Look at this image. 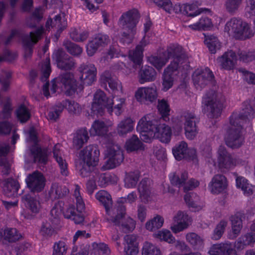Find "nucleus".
I'll return each mask as SVG.
<instances>
[{
  "label": "nucleus",
  "mask_w": 255,
  "mask_h": 255,
  "mask_svg": "<svg viewBox=\"0 0 255 255\" xmlns=\"http://www.w3.org/2000/svg\"><path fill=\"white\" fill-rule=\"evenodd\" d=\"M106 155L108 159L102 166V168L106 170L113 169L120 165L124 159L123 151L117 144L109 146L106 151Z\"/></svg>",
  "instance_id": "1a4fd4ad"
},
{
  "label": "nucleus",
  "mask_w": 255,
  "mask_h": 255,
  "mask_svg": "<svg viewBox=\"0 0 255 255\" xmlns=\"http://www.w3.org/2000/svg\"><path fill=\"white\" fill-rule=\"evenodd\" d=\"M113 211L115 216L111 219V221L115 225L119 226L120 230L124 233L132 232L135 229L136 223L131 218L126 216L125 206L119 204Z\"/></svg>",
  "instance_id": "39448f33"
},
{
  "label": "nucleus",
  "mask_w": 255,
  "mask_h": 255,
  "mask_svg": "<svg viewBox=\"0 0 255 255\" xmlns=\"http://www.w3.org/2000/svg\"><path fill=\"white\" fill-rule=\"evenodd\" d=\"M148 44L144 36L139 43L136 46L135 50L130 51L128 54L129 59L133 62V67H140L143 57V48Z\"/></svg>",
  "instance_id": "4be33fe9"
},
{
  "label": "nucleus",
  "mask_w": 255,
  "mask_h": 255,
  "mask_svg": "<svg viewBox=\"0 0 255 255\" xmlns=\"http://www.w3.org/2000/svg\"><path fill=\"white\" fill-rule=\"evenodd\" d=\"M187 241L193 247L199 248L202 246L203 241L201 238L194 233H188L186 235Z\"/></svg>",
  "instance_id": "338daca9"
},
{
  "label": "nucleus",
  "mask_w": 255,
  "mask_h": 255,
  "mask_svg": "<svg viewBox=\"0 0 255 255\" xmlns=\"http://www.w3.org/2000/svg\"><path fill=\"white\" fill-rule=\"evenodd\" d=\"M157 109L163 120L165 121H169L170 108L167 101L164 99L158 100Z\"/></svg>",
  "instance_id": "5fc2aeb1"
},
{
  "label": "nucleus",
  "mask_w": 255,
  "mask_h": 255,
  "mask_svg": "<svg viewBox=\"0 0 255 255\" xmlns=\"http://www.w3.org/2000/svg\"><path fill=\"white\" fill-rule=\"evenodd\" d=\"M132 123L133 122L130 118L122 120L118 125V133L121 136H123L131 131L133 129Z\"/></svg>",
  "instance_id": "37998d69"
},
{
  "label": "nucleus",
  "mask_w": 255,
  "mask_h": 255,
  "mask_svg": "<svg viewBox=\"0 0 255 255\" xmlns=\"http://www.w3.org/2000/svg\"><path fill=\"white\" fill-rule=\"evenodd\" d=\"M225 31L229 35L232 34L236 39L242 40L251 38L255 34L254 30L248 23L235 17L226 23Z\"/></svg>",
  "instance_id": "f03ea898"
},
{
  "label": "nucleus",
  "mask_w": 255,
  "mask_h": 255,
  "mask_svg": "<svg viewBox=\"0 0 255 255\" xmlns=\"http://www.w3.org/2000/svg\"><path fill=\"white\" fill-rule=\"evenodd\" d=\"M184 198L189 208H192L194 210L201 209V206L197 204V200L199 199V197L196 193L194 192L187 193Z\"/></svg>",
  "instance_id": "864d4df0"
},
{
  "label": "nucleus",
  "mask_w": 255,
  "mask_h": 255,
  "mask_svg": "<svg viewBox=\"0 0 255 255\" xmlns=\"http://www.w3.org/2000/svg\"><path fill=\"white\" fill-rule=\"evenodd\" d=\"M46 26L48 27L49 26L52 27H56L57 28V33L59 35L62 31L65 28L66 26V23L63 19L62 20V17L60 14L56 15L54 19L49 18L46 22Z\"/></svg>",
  "instance_id": "a19ab883"
},
{
  "label": "nucleus",
  "mask_w": 255,
  "mask_h": 255,
  "mask_svg": "<svg viewBox=\"0 0 255 255\" xmlns=\"http://www.w3.org/2000/svg\"><path fill=\"white\" fill-rule=\"evenodd\" d=\"M183 216V213L179 211L174 217V220L177 221V224L171 227V229L174 233H177L187 228L188 224L184 221H182Z\"/></svg>",
  "instance_id": "de8ad7c7"
},
{
  "label": "nucleus",
  "mask_w": 255,
  "mask_h": 255,
  "mask_svg": "<svg viewBox=\"0 0 255 255\" xmlns=\"http://www.w3.org/2000/svg\"><path fill=\"white\" fill-rule=\"evenodd\" d=\"M213 26L211 19L206 16H202L199 22L189 26L195 30H207Z\"/></svg>",
  "instance_id": "603ef678"
},
{
  "label": "nucleus",
  "mask_w": 255,
  "mask_h": 255,
  "mask_svg": "<svg viewBox=\"0 0 255 255\" xmlns=\"http://www.w3.org/2000/svg\"><path fill=\"white\" fill-rule=\"evenodd\" d=\"M150 180L148 178H144L140 182L138 190L140 194V197L144 202H147L150 195V190L149 189Z\"/></svg>",
  "instance_id": "4c0bfd02"
},
{
  "label": "nucleus",
  "mask_w": 255,
  "mask_h": 255,
  "mask_svg": "<svg viewBox=\"0 0 255 255\" xmlns=\"http://www.w3.org/2000/svg\"><path fill=\"white\" fill-rule=\"evenodd\" d=\"M2 237L5 240L13 243L19 240L22 236L15 228H7L4 230Z\"/></svg>",
  "instance_id": "8fccbe9b"
},
{
  "label": "nucleus",
  "mask_w": 255,
  "mask_h": 255,
  "mask_svg": "<svg viewBox=\"0 0 255 255\" xmlns=\"http://www.w3.org/2000/svg\"><path fill=\"white\" fill-rule=\"evenodd\" d=\"M227 225V221L221 220L215 228L211 237L212 239L215 240L220 239L223 235Z\"/></svg>",
  "instance_id": "bf43d9fd"
},
{
  "label": "nucleus",
  "mask_w": 255,
  "mask_h": 255,
  "mask_svg": "<svg viewBox=\"0 0 255 255\" xmlns=\"http://www.w3.org/2000/svg\"><path fill=\"white\" fill-rule=\"evenodd\" d=\"M135 96L138 101L148 105L156 101L157 94L156 89L154 88L143 87L137 91Z\"/></svg>",
  "instance_id": "412c9836"
},
{
  "label": "nucleus",
  "mask_w": 255,
  "mask_h": 255,
  "mask_svg": "<svg viewBox=\"0 0 255 255\" xmlns=\"http://www.w3.org/2000/svg\"><path fill=\"white\" fill-rule=\"evenodd\" d=\"M101 82L105 85L108 84L109 87L113 90H117L118 82L115 77L112 76L109 71H105L101 76Z\"/></svg>",
  "instance_id": "49530a36"
},
{
  "label": "nucleus",
  "mask_w": 255,
  "mask_h": 255,
  "mask_svg": "<svg viewBox=\"0 0 255 255\" xmlns=\"http://www.w3.org/2000/svg\"><path fill=\"white\" fill-rule=\"evenodd\" d=\"M108 131V127L106 124L100 121H96L92 125L90 130V133L92 135H104Z\"/></svg>",
  "instance_id": "a18cd8bd"
},
{
  "label": "nucleus",
  "mask_w": 255,
  "mask_h": 255,
  "mask_svg": "<svg viewBox=\"0 0 255 255\" xmlns=\"http://www.w3.org/2000/svg\"><path fill=\"white\" fill-rule=\"evenodd\" d=\"M140 17L138 10L132 8L123 13L119 21L123 32L121 41L124 44L131 43L136 32V25Z\"/></svg>",
  "instance_id": "f257e3e1"
},
{
  "label": "nucleus",
  "mask_w": 255,
  "mask_h": 255,
  "mask_svg": "<svg viewBox=\"0 0 255 255\" xmlns=\"http://www.w3.org/2000/svg\"><path fill=\"white\" fill-rule=\"evenodd\" d=\"M110 42V39L107 35L102 33L96 34L87 45L88 55L92 56L99 49L105 47Z\"/></svg>",
  "instance_id": "dca6fc26"
},
{
  "label": "nucleus",
  "mask_w": 255,
  "mask_h": 255,
  "mask_svg": "<svg viewBox=\"0 0 255 255\" xmlns=\"http://www.w3.org/2000/svg\"><path fill=\"white\" fill-rule=\"evenodd\" d=\"M51 72V68L50 66V60L49 58H46L42 64L41 69V80L43 82L46 81L48 79Z\"/></svg>",
  "instance_id": "680f3d73"
},
{
  "label": "nucleus",
  "mask_w": 255,
  "mask_h": 255,
  "mask_svg": "<svg viewBox=\"0 0 255 255\" xmlns=\"http://www.w3.org/2000/svg\"><path fill=\"white\" fill-rule=\"evenodd\" d=\"M15 115L17 120L22 124L26 123L31 117L29 109L24 104H21L17 108Z\"/></svg>",
  "instance_id": "c03bdc74"
},
{
  "label": "nucleus",
  "mask_w": 255,
  "mask_h": 255,
  "mask_svg": "<svg viewBox=\"0 0 255 255\" xmlns=\"http://www.w3.org/2000/svg\"><path fill=\"white\" fill-rule=\"evenodd\" d=\"M55 80L57 84H62L66 95L72 96L77 91V83L72 73L67 71L61 73L58 77L53 79V81Z\"/></svg>",
  "instance_id": "2eb2a0df"
},
{
  "label": "nucleus",
  "mask_w": 255,
  "mask_h": 255,
  "mask_svg": "<svg viewBox=\"0 0 255 255\" xmlns=\"http://www.w3.org/2000/svg\"><path fill=\"white\" fill-rule=\"evenodd\" d=\"M57 67L65 71L73 70L75 67V60L62 49L55 51L53 54Z\"/></svg>",
  "instance_id": "ddd939ff"
},
{
  "label": "nucleus",
  "mask_w": 255,
  "mask_h": 255,
  "mask_svg": "<svg viewBox=\"0 0 255 255\" xmlns=\"http://www.w3.org/2000/svg\"><path fill=\"white\" fill-rule=\"evenodd\" d=\"M124 240L127 243L124 250L126 255H136L138 253L136 236L128 235L125 236Z\"/></svg>",
  "instance_id": "7c9ffc66"
},
{
  "label": "nucleus",
  "mask_w": 255,
  "mask_h": 255,
  "mask_svg": "<svg viewBox=\"0 0 255 255\" xmlns=\"http://www.w3.org/2000/svg\"><path fill=\"white\" fill-rule=\"evenodd\" d=\"M148 61L158 70L161 69L168 61V58L151 55L148 57Z\"/></svg>",
  "instance_id": "052dcab7"
},
{
  "label": "nucleus",
  "mask_w": 255,
  "mask_h": 255,
  "mask_svg": "<svg viewBox=\"0 0 255 255\" xmlns=\"http://www.w3.org/2000/svg\"><path fill=\"white\" fill-rule=\"evenodd\" d=\"M2 184V192L5 196L9 198L17 196L20 185L17 180L9 178L3 180Z\"/></svg>",
  "instance_id": "b1692460"
},
{
  "label": "nucleus",
  "mask_w": 255,
  "mask_h": 255,
  "mask_svg": "<svg viewBox=\"0 0 255 255\" xmlns=\"http://www.w3.org/2000/svg\"><path fill=\"white\" fill-rule=\"evenodd\" d=\"M218 163L220 169L228 170L236 164V160L229 153L226 147L221 145L218 149Z\"/></svg>",
  "instance_id": "6ab92c4d"
},
{
  "label": "nucleus",
  "mask_w": 255,
  "mask_h": 255,
  "mask_svg": "<svg viewBox=\"0 0 255 255\" xmlns=\"http://www.w3.org/2000/svg\"><path fill=\"white\" fill-rule=\"evenodd\" d=\"M142 255H161L160 250L149 243H145L142 248Z\"/></svg>",
  "instance_id": "774afa93"
},
{
  "label": "nucleus",
  "mask_w": 255,
  "mask_h": 255,
  "mask_svg": "<svg viewBox=\"0 0 255 255\" xmlns=\"http://www.w3.org/2000/svg\"><path fill=\"white\" fill-rule=\"evenodd\" d=\"M29 137L33 144L30 147V154L33 157L34 162L46 164L48 160V150L41 148L38 144L36 133L34 128H31L29 132Z\"/></svg>",
  "instance_id": "6e6552de"
},
{
  "label": "nucleus",
  "mask_w": 255,
  "mask_h": 255,
  "mask_svg": "<svg viewBox=\"0 0 255 255\" xmlns=\"http://www.w3.org/2000/svg\"><path fill=\"white\" fill-rule=\"evenodd\" d=\"M179 6V9L181 11H183V13L185 14H187L188 16L191 17L195 16L202 12L209 11V9L207 8L199 9L198 6L194 4H183Z\"/></svg>",
  "instance_id": "e433bc0d"
},
{
  "label": "nucleus",
  "mask_w": 255,
  "mask_h": 255,
  "mask_svg": "<svg viewBox=\"0 0 255 255\" xmlns=\"http://www.w3.org/2000/svg\"><path fill=\"white\" fill-rule=\"evenodd\" d=\"M236 185L238 188H241L244 193L249 195L253 194L251 186L247 182V180L242 177H238L236 179Z\"/></svg>",
  "instance_id": "69168bd1"
},
{
  "label": "nucleus",
  "mask_w": 255,
  "mask_h": 255,
  "mask_svg": "<svg viewBox=\"0 0 255 255\" xmlns=\"http://www.w3.org/2000/svg\"><path fill=\"white\" fill-rule=\"evenodd\" d=\"M63 45L67 51L72 55L78 56L82 52V48L80 46L69 40L64 41Z\"/></svg>",
  "instance_id": "13d9d810"
},
{
  "label": "nucleus",
  "mask_w": 255,
  "mask_h": 255,
  "mask_svg": "<svg viewBox=\"0 0 255 255\" xmlns=\"http://www.w3.org/2000/svg\"><path fill=\"white\" fill-rule=\"evenodd\" d=\"M96 198L101 202L105 208L107 214L109 215H114L113 210L118 205L113 207V200L111 195L105 190H101L96 194Z\"/></svg>",
  "instance_id": "a878e982"
},
{
  "label": "nucleus",
  "mask_w": 255,
  "mask_h": 255,
  "mask_svg": "<svg viewBox=\"0 0 255 255\" xmlns=\"http://www.w3.org/2000/svg\"><path fill=\"white\" fill-rule=\"evenodd\" d=\"M210 184L212 187V192L218 194L223 192L227 188V179L224 175L218 174L214 176Z\"/></svg>",
  "instance_id": "c85d7f7f"
},
{
  "label": "nucleus",
  "mask_w": 255,
  "mask_h": 255,
  "mask_svg": "<svg viewBox=\"0 0 255 255\" xmlns=\"http://www.w3.org/2000/svg\"><path fill=\"white\" fill-rule=\"evenodd\" d=\"M89 138L88 131L85 128L77 130L73 139V147L77 150L80 149Z\"/></svg>",
  "instance_id": "2f4dec72"
},
{
  "label": "nucleus",
  "mask_w": 255,
  "mask_h": 255,
  "mask_svg": "<svg viewBox=\"0 0 255 255\" xmlns=\"http://www.w3.org/2000/svg\"><path fill=\"white\" fill-rule=\"evenodd\" d=\"M58 146H59V144H56L54 146L53 150V156L59 165L61 174L67 176L68 173L67 171V164L65 160H63L61 156H58L59 152Z\"/></svg>",
  "instance_id": "09e8293b"
},
{
  "label": "nucleus",
  "mask_w": 255,
  "mask_h": 255,
  "mask_svg": "<svg viewBox=\"0 0 255 255\" xmlns=\"http://www.w3.org/2000/svg\"><path fill=\"white\" fill-rule=\"evenodd\" d=\"M239 60L248 63L255 60V51L239 50L237 53Z\"/></svg>",
  "instance_id": "0e129e2a"
},
{
  "label": "nucleus",
  "mask_w": 255,
  "mask_h": 255,
  "mask_svg": "<svg viewBox=\"0 0 255 255\" xmlns=\"http://www.w3.org/2000/svg\"><path fill=\"white\" fill-rule=\"evenodd\" d=\"M172 152L177 160L185 159L191 161L196 158V150L193 148H188L187 143L184 141L175 145L172 149Z\"/></svg>",
  "instance_id": "f3484780"
},
{
  "label": "nucleus",
  "mask_w": 255,
  "mask_h": 255,
  "mask_svg": "<svg viewBox=\"0 0 255 255\" xmlns=\"http://www.w3.org/2000/svg\"><path fill=\"white\" fill-rule=\"evenodd\" d=\"M11 73L10 72L2 71L0 74V83L2 85L1 90L3 91L8 90L10 85V79Z\"/></svg>",
  "instance_id": "e2e57ef3"
},
{
  "label": "nucleus",
  "mask_w": 255,
  "mask_h": 255,
  "mask_svg": "<svg viewBox=\"0 0 255 255\" xmlns=\"http://www.w3.org/2000/svg\"><path fill=\"white\" fill-rule=\"evenodd\" d=\"M187 178L188 173L187 172L184 171L181 173L180 175L174 173L170 177V180L172 185L180 187L183 186V184Z\"/></svg>",
  "instance_id": "4d7b16f0"
},
{
  "label": "nucleus",
  "mask_w": 255,
  "mask_h": 255,
  "mask_svg": "<svg viewBox=\"0 0 255 255\" xmlns=\"http://www.w3.org/2000/svg\"><path fill=\"white\" fill-rule=\"evenodd\" d=\"M43 33V28H38L34 31H31L29 34H25L21 36L23 47L24 49V58H30L33 52L34 44L41 39Z\"/></svg>",
  "instance_id": "9d476101"
},
{
  "label": "nucleus",
  "mask_w": 255,
  "mask_h": 255,
  "mask_svg": "<svg viewBox=\"0 0 255 255\" xmlns=\"http://www.w3.org/2000/svg\"><path fill=\"white\" fill-rule=\"evenodd\" d=\"M25 182L27 187L30 191V193H37L44 189L46 179L43 174L37 170L29 174L25 179Z\"/></svg>",
  "instance_id": "f8f14e48"
},
{
  "label": "nucleus",
  "mask_w": 255,
  "mask_h": 255,
  "mask_svg": "<svg viewBox=\"0 0 255 255\" xmlns=\"http://www.w3.org/2000/svg\"><path fill=\"white\" fill-rule=\"evenodd\" d=\"M192 79L196 88L201 90L214 82V76L208 68H198L193 73Z\"/></svg>",
  "instance_id": "9b49d317"
},
{
  "label": "nucleus",
  "mask_w": 255,
  "mask_h": 255,
  "mask_svg": "<svg viewBox=\"0 0 255 255\" xmlns=\"http://www.w3.org/2000/svg\"><path fill=\"white\" fill-rule=\"evenodd\" d=\"M205 43L212 54H215L217 50L220 49L221 43L217 37L211 35H205Z\"/></svg>",
  "instance_id": "79ce46f5"
},
{
  "label": "nucleus",
  "mask_w": 255,
  "mask_h": 255,
  "mask_svg": "<svg viewBox=\"0 0 255 255\" xmlns=\"http://www.w3.org/2000/svg\"><path fill=\"white\" fill-rule=\"evenodd\" d=\"M243 216L240 214H237L232 216L230 220L232 224V230L233 233L234 238H236L240 233L241 230L243 227Z\"/></svg>",
  "instance_id": "ea45409f"
},
{
  "label": "nucleus",
  "mask_w": 255,
  "mask_h": 255,
  "mask_svg": "<svg viewBox=\"0 0 255 255\" xmlns=\"http://www.w3.org/2000/svg\"><path fill=\"white\" fill-rule=\"evenodd\" d=\"M33 194L28 193L23 195L22 200L26 202L32 212L37 213L40 208L39 197L38 195H35Z\"/></svg>",
  "instance_id": "473e14b6"
},
{
  "label": "nucleus",
  "mask_w": 255,
  "mask_h": 255,
  "mask_svg": "<svg viewBox=\"0 0 255 255\" xmlns=\"http://www.w3.org/2000/svg\"><path fill=\"white\" fill-rule=\"evenodd\" d=\"M164 55L168 60L173 58V61L169 65L179 68V65L182 64L186 60L187 56L183 51L182 47L178 44H171L163 53Z\"/></svg>",
  "instance_id": "4468645a"
},
{
  "label": "nucleus",
  "mask_w": 255,
  "mask_h": 255,
  "mask_svg": "<svg viewBox=\"0 0 255 255\" xmlns=\"http://www.w3.org/2000/svg\"><path fill=\"white\" fill-rule=\"evenodd\" d=\"M148 116L143 117L138 122L136 128L137 130L140 132V137L144 141L148 142V140L155 137V132L157 131L158 122L155 120H148Z\"/></svg>",
  "instance_id": "0eeeda50"
},
{
  "label": "nucleus",
  "mask_w": 255,
  "mask_h": 255,
  "mask_svg": "<svg viewBox=\"0 0 255 255\" xmlns=\"http://www.w3.org/2000/svg\"><path fill=\"white\" fill-rule=\"evenodd\" d=\"M235 116H231L230 119V127L227 131L225 140L226 145L233 149L238 148L243 143L244 138L241 133V122Z\"/></svg>",
  "instance_id": "7ed1b4c3"
},
{
  "label": "nucleus",
  "mask_w": 255,
  "mask_h": 255,
  "mask_svg": "<svg viewBox=\"0 0 255 255\" xmlns=\"http://www.w3.org/2000/svg\"><path fill=\"white\" fill-rule=\"evenodd\" d=\"M100 151L97 145H90L86 146L79 153L80 159L91 165H96L99 161Z\"/></svg>",
  "instance_id": "aec40b11"
},
{
  "label": "nucleus",
  "mask_w": 255,
  "mask_h": 255,
  "mask_svg": "<svg viewBox=\"0 0 255 255\" xmlns=\"http://www.w3.org/2000/svg\"><path fill=\"white\" fill-rule=\"evenodd\" d=\"M84 84L91 85L96 79L97 69L93 64H83L79 68Z\"/></svg>",
  "instance_id": "5701e85b"
},
{
  "label": "nucleus",
  "mask_w": 255,
  "mask_h": 255,
  "mask_svg": "<svg viewBox=\"0 0 255 255\" xmlns=\"http://www.w3.org/2000/svg\"><path fill=\"white\" fill-rule=\"evenodd\" d=\"M202 104L203 110L209 118H217L220 116L223 105L215 91L207 92L202 98Z\"/></svg>",
  "instance_id": "20e7f679"
},
{
  "label": "nucleus",
  "mask_w": 255,
  "mask_h": 255,
  "mask_svg": "<svg viewBox=\"0 0 255 255\" xmlns=\"http://www.w3.org/2000/svg\"><path fill=\"white\" fill-rule=\"evenodd\" d=\"M139 176L140 173L138 171L127 173L125 179L126 186L128 188L135 187L138 181Z\"/></svg>",
  "instance_id": "6e6d98bb"
},
{
  "label": "nucleus",
  "mask_w": 255,
  "mask_h": 255,
  "mask_svg": "<svg viewBox=\"0 0 255 255\" xmlns=\"http://www.w3.org/2000/svg\"><path fill=\"white\" fill-rule=\"evenodd\" d=\"M155 133L154 138H158L162 142L168 143L170 140L171 130L168 126L158 124L157 131Z\"/></svg>",
  "instance_id": "72a5a7b5"
},
{
  "label": "nucleus",
  "mask_w": 255,
  "mask_h": 255,
  "mask_svg": "<svg viewBox=\"0 0 255 255\" xmlns=\"http://www.w3.org/2000/svg\"><path fill=\"white\" fill-rule=\"evenodd\" d=\"M125 148L128 152L137 151L144 149V145L141 141L135 134L128 139L125 144Z\"/></svg>",
  "instance_id": "c9c22d12"
},
{
  "label": "nucleus",
  "mask_w": 255,
  "mask_h": 255,
  "mask_svg": "<svg viewBox=\"0 0 255 255\" xmlns=\"http://www.w3.org/2000/svg\"><path fill=\"white\" fill-rule=\"evenodd\" d=\"M178 68L175 66L168 65L164 70L162 75V86L164 91H167L171 88L174 80V78L177 75L175 73Z\"/></svg>",
  "instance_id": "393cba45"
},
{
  "label": "nucleus",
  "mask_w": 255,
  "mask_h": 255,
  "mask_svg": "<svg viewBox=\"0 0 255 255\" xmlns=\"http://www.w3.org/2000/svg\"><path fill=\"white\" fill-rule=\"evenodd\" d=\"M164 223L163 218L159 215H157L145 224V228L150 231H154L160 228Z\"/></svg>",
  "instance_id": "3c124183"
},
{
  "label": "nucleus",
  "mask_w": 255,
  "mask_h": 255,
  "mask_svg": "<svg viewBox=\"0 0 255 255\" xmlns=\"http://www.w3.org/2000/svg\"><path fill=\"white\" fill-rule=\"evenodd\" d=\"M237 59L236 53L231 50L225 52L222 56L217 58V61L222 68L231 70L234 68Z\"/></svg>",
  "instance_id": "cd10ccee"
},
{
  "label": "nucleus",
  "mask_w": 255,
  "mask_h": 255,
  "mask_svg": "<svg viewBox=\"0 0 255 255\" xmlns=\"http://www.w3.org/2000/svg\"><path fill=\"white\" fill-rule=\"evenodd\" d=\"M9 150V145L5 146L0 145V157L4 156L0 159V166L3 167L2 172L3 174L7 175L10 172V165L5 156L7 154Z\"/></svg>",
  "instance_id": "58836bf2"
},
{
  "label": "nucleus",
  "mask_w": 255,
  "mask_h": 255,
  "mask_svg": "<svg viewBox=\"0 0 255 255\" xmlns=\"http://www.w3.org/2000/svg\"><path fill=\"white\" fill-rule=\"evenodd\" d=\"M156 77V72L154 69L148 65L141 66L138 73V81L140 84L153 81Z\"/></svg>",
  "instance_id": "c756f323"
},
{
  "label": "nucleus",
  "mask_w": 255,
  "mask_h": 255,
  "mask_svg": "<svg viewBox=\"0 0 255 255\" xmlns=\"http://www.w3.org/2000/svg\"><path fill=\"white\" fill-rule=\"evenodd\" d=\"M210 255H238L236 250L227 244H214L208 251Z\"/></svg>",
  "instance_id": "bb28decb"
},
{
  "label": "nucleus",
  "mask_w": 255,
  "mask_h": 255,
  "mask_svg": "<svg viewBox=\"0 0 255 255\" xmlns=\"http://www.w3.org/2000/svg\"><path fill=\"white\" fill-rule=\"evenodd\" d=\"M75 166L77 170H79L81 176L83 177H87L91 175L92 172L96 170V165L90 164L89 163L84 162L78 159L75 162Z\"/></svg>",
  "instance_id": "f704fd0d"
},
{
  "label": "nucleus",
  "mask_w": 255,
  "mask_h": 255,
  "mask_svg": "<svg viewBox=\"0 0 255 255\" xmlns=\"http://www.w3.org/2000/svg\"><path fill=\"white\" fill-rule=\"evenodd\" d=\"M183 117L185 119L184 129L186 136L190 139H192L197 133L196 124L198 122V119L194 113L189 111L184 112Z\"/></svg>",
  "instance_id": "a211bd4d"
},
{
  "label": "nucleus",
  "mask_w": 255,
  "mask_h": 255,
  "mask_svg": "<svg viewBox=\"0 0 255 255\" xmlns=\"http://www.w3.org/2000/svg\"><path fill=\"white\" fill-rule=\"evenodd\" d=\"M113 104L112 99L108 98L104 91L98 90L94 94L91 110L94 114L102 116L106 108L108 112L111 113Z\"/></svg>",
  "instance_id": "423d86ee"
}]
</instances>
